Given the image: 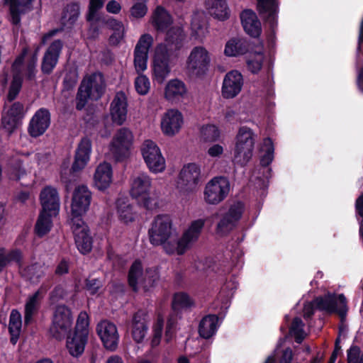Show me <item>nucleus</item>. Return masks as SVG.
Listing matches in <instances>:
<instances>
[{"label": "nucleus", "mask_w": 363, "mask_h": 363, "mask_svg": "<svg viewBox=\"0 0 363 363\" xmlns=\"http://www.w3.org/2000/svg\"><path fill=\"white\" fill-rule=\"evenodd\" d=\"M240 18L245 32L252 37H258L261 33V23L256 13L251 10H245Z\"/></svg>", "instance_id": "29"}, {"label": "nucleus", "mask_w": 363, "mask_h": 363, "mask_svg": "<svg viewBox=\"0 0 363 363\" xmlns=\"http://www.w3.org/2000/svg\"><path fill=\"white\" fill-rule=\"evenodd\" d=\"M220 135L218 128L212 124L203 125L201 129V137L206 142H213L217 140Z\"/></svg>", "instance_id": "45"}, {"label": "nucleus", "mask_w": 363, "mask_h": 363, "mask_svg": "<svg viewBox=\"0 0 363 363\" xmlns=\"http://www.w3.org/2000/svg\"><path fill=\"white\" fill-rule=\"evenodd\" d=\"M138 202L148 211H152L159 206L158 200L151 198L149 195L143 196L140 199L138 200Z\"/></svg>", "instance_id": "61"}, {"label": "nucleus", "mask_w": 363, "mask_h": 363, "mask_svg": "<svg viewBox=\"0 0 363 363\" xmlns=\"http://www.w3.org/2000/svg\"><path fill=\"white\" fill-rule=\"evenodd\" d=\"M117 213L119 220L128 224L135 220L136 213L133 211V206L125 199H118L116 201Z\"/></svg>", "instance_id": "34"}, {"label": "nucleus", "mask_w": 363, "mask_h": 363, "mask_svg": "<svg viewBox=\"0 0 363 363\" xmlns=\"http://www.w3.org/2000/svg\"><path fill=\"white\" fill-rule=\"evenodd\" d=\"M211 63V54L203 46H196L186 60V70L189 75L200 77L204 74Z\"/></svg>", "instance_id": "8"}, {"label": "nucleus", "mask_w": 363, "mask_h": 363, "mask_svg": "<svg viewBox=\"0 0 363 363\" xmlns=\"http://www.w3.org/2000/svg\"><path fill=\"white\" fill-rule=\"evenodd\" d=\"M244 211V204L236 202L232 204L228 211L223 215L216 228V232L224 235L230 232L237 225Z\"/></svg>", "instance_id": "13"}, {"label": "nucleus", "mask_w": 363, "mask_h": 363, "mask_svg": "<svg viewBox=\"0 0 363 363\" xmlns=\"http://www.w3.org/2000/svg\"><path fill=\"white\" fill-rule=\"evenodd\" d=\"M191 29L198 38L203 37L206 30V23L203 13H194L191 21Z\"/></svg>", "instance_id": "44"}, {"label": "nucleus", "mask_w": 363, "mask_h": 363, "mask_svg": "<svg viewBox=\"0 0 363 363\" xmlns=\"http://www.w3.org/2000/svg\"><path fill=\"white\" fill-rule=\"evenodd\" d=\"M147 314L142 310L136 311L132 318L131 335L133 340L141 343L147 333L148 326L146 321Z\"/></svg>", "instance_id": "24"}, {"label": "nucleus", "mask_w": 363, "mask_h": 363, "mask_svg": "<svg viewBox=\"0 0 363 363\" xmlns=\"http://www.w3.org/2000/svg\"><path fill=\"white\" fill-rule=\"evenodd\" d=\"M151 352L156 353L159 346V309L155 308L153 326V337L151 341Z\"/></svg>", "instance_id": "52"}, {"label": "nucleus", "mask_w": 363, "mask_h": 363, "mask_svg": "<svg viewBox=\"0 0 363 363\" xmlns=\"http://www.w3.org/2000/svg\"><path fill=\"white\" fill-rule=\"evenodd\" d=\"M51 124V113L47 108H40L30 118L27 131L33 138L43 135Z\"/></svg>", "instance_id": "11"}, {"label": "nucleus", "mask_w": 363, "mask_h": 363, "mask_svg": "<svg viewBox=\"0 0 363 363\" xmlns=\"http://www.w3.org/2000/svg\"><path fill=\"white\" fill-rule=\"evenodd\" d=\"M65 336L66 347L69 354L75 358L81 357L88 342L89 335L70 331Z\"/></svg>", "instance_id": "22"}, {"label": "nucleus", "mask_w": 363, "mask_h": 363, "mask_svg": "<svg viewBox=\"0 0 363 363\" xmlns=\"http://www.w3.org/2000/svg\"><path fill=\"white\" fill-rule=\"evenodd\" d=\"M57 215L40 211L35 225V233L38 237L42 238L50 231L52 225V218Z\"/></svg>", "instance_id": "36"}, {"label": "nucleus", "mask_w": 363, "mask_h": 363, "mask_svg": "<svg viewBox=\"0 0 363 363\" xmlns=\"http://www.w3.org/2000/svg\"><path fill=\"white\" fill-rule=\"evenodd\" d=\"M7 113L11 115L13 118H17L21 121L24 116L23 104L19 101L14 102L11 106Z\"/></svg>", "instance_id": "60"}, {"label": "nucleus", "mask_w": 363, "mask_h": 363, "mask_svg": "<svg viewBox=\"0 0 363 363\" xmlns=\"http://www.w3.org/2000/svg\"><path fill=\"white\" fill-rule=\"evenodd\" d=\"M248 43L242 38H232L225 46L224 53L228 57H236L245 54L248 50Z\"/></svg>", "instance_id": "33"}, {"label": "nucleus", "mask_w": 363, "mask_h": 363, "mask_svg": "<svg viewBox=\"0 0 363 363\" xmlns=\"http://www.w3.org/2000/svg\"><path fill=\"white\" fill-rule=\"evenodd\" d=\"M102 286V281L99 278H94L91 275L84 281L83 289L88 291L91 296L96 295Z\"/></svg>", "instance_id": "47"}, {"label": "nucleus", "mask_w": 363, "mask_h": 363, "mask_svg": "<svg viewBox=\"0 0 363 363\" xmlns=\"http://www.w3.org/2000/svg\"><path fill=\"white\" fill-rule=\"evenodd\" d=\"M5 4L9 6V21L13 26H20L21 15L26 13V10L21 8L20 0H4Z\"/></svg>", "instance_id": "40"}, {"label": "nucleus", "mask_w": 363, "mask_h": 363, "mask_svg": "<svg viewBox=\"0 0 363 363\" xmlns=\"http://www.w3.org/2000/svg\"><path fill=\"white\" fill-rule=\"evenodd\" d=\"M22 326V316L17 309L11 311L9 324L10 342L15 345L20 337Z\"/></svg>", "instance_id": "32"}, {"label": "nucleus", "mask_w": 363, "mask_h": 363, "mask_svg": "<svg viewBox=\"0 0 363 363\" xmlns=\"http://www.w3.org/2000/svg\"><path fill=\"white\" fill-rule=\"evenodd\" d=\"M96 332L106 350L115 351L117 349L119 335L115 324L108 320L101 321L96 326Z\"/></svg>", "instance_id": "16"}, {"label": "nucleus", "mask_w": 363, "mask_h": 363, "mask_svg": "<svg viewBox=\"0 0 363 363\" xmlns=\"http://www.w3.org/2000/svg\"><path fill=\"white\" fill-rule=\"evenodd\" d=\"M40 201L43 212L58 214L60 211V197L55 188L47 186L40 194Z\"/></svg>", "instance_id": "21"}, {"label": "nucleus", "mask_w": 363, "mask_h": 363, "mask_svg": "<svg viewBox=\"0 0 363 363\" xmlns=\"http://www.w3.org/2000/svg\"><path fill=\"white\" fill-rule=\"evenodd\" d=\"M347 363H363V357L360 348L352 345L347 352Z\"/></svg>", "instance_id": "54"}, {"label": "nucleus", "mask_w": 363, "mask_h": 363, "mask_svg": "<svg viewBox=\"0 0 363 363\" xmlns=\"http://www.w3.org/2000/svg\"><path fill=\"white\" fill-rule=\"evenodd\" d=\"M315 308L328 313H337L343 318L347 312V300L343 294H328L314 300Z\"/></svg>", "instance_id": "10"}, {"label": "nucleus", "mask_w": 363, "mask_h": 363, "mask_svg": "<svg viewBox=\"0 0 363 363\" xmlns=\"http://www.w3.org/2000/svg\"><path fill=\"white\" fill-rule=\"evenodd\" d=\"M160 33L165 31L164 42L160 45V77H164L170 72L172 60L174 52L179 49L184 35L179 26H169L172 24L170 15L160 7Z\"/></svg>", "instance_id": "2"}, {"label": "nucleus", "mask_w": 363, "mask_h": 363, "mask_svg": "<svg viewBox=\"0 0 363 363\" xmlns=\"http://www.w3.org/2000/svg\"><path fill=\"white\" fill-rule=\"evenodd\" d=\"M21 121L17 118H13L11 115L7 113L5 116L2 117L1 124L6 131L11 134L17 128Z\"/></svg>", "instance_id": "53"}, {"label": "nucleus", "mask_w": 363, "mask_h": 363, "mask_svg": "<svg viewBox=\"0 0 363 363\" xmlns=\"http://www.w3.org/2000/svg\"><path fill=\"white\" fill-rule=\"evenodd\" d=\"M153 43L151 35H142L134 50V66L137 73L140 74L147 69L148 52Z\"/></svg>", "instance_id": "14"}, {"label": "nucleus", "mask_w": 363, "mask_h": 363, "mask_svg": "<svg viewBox=\"0 0 363 363\" xmlns=\"http://www.w3.org/2000/svg\"><path fill=\"white\" fill-rule=\"evenodd\" d=\"M69 263L68 260L62 258L60 262L57 264L55 274L57 276H62L69 273Z\"/></svg>", "instance_id": "63"}, {"label": "nucleus", "mask_w": 363, "mask_h": 363, "mask_svg": "<svg viewBox=\"0 0 363 363\" xmlns=\"http://www.w3.org/2000/svg\"><path fill=\"white\" fill-rule=\"evenodd\" d=\"M43 299L42 291L37 290L27 298L24 306V325L28 326L35 320L41 306Z\"/></svg>", "instance_id": "25"}, {"label": "nucleus", "mask_w": 363, "mask_h": 363, "mask_svg": "<svg viewBox=\"0 0 363 363\" xmlns=\"http://www.w3.org/2000/svg\"><path fill=\"white\" fill-rule=\"evenodd\" d=\"M150 186V177L145 174H140L133 181L130 189L131 196L139 200L143 196L149 195Z\"/></svg>", "instance_id": "30"}, {"label": "nucleus", "mask_w": 363, "mask_h": 363, "mask_svg": "<svg viewBox=\"0 0 363 363\" xmlns=\"http://www.w3.org/2000/svg\"><path fill=\"white\" fill-rule=\"evenodd\" d=\"M230 189V182L226 177H213L204 187L203 199L208 204L217 205L228 196Z\"/></svg>", "instance_id": "7"}, {"label": "nucleus", "mask_w": 363, "mask_h": 363, "mask_svg": "<svg viewBox=\"0 0 363 363\" xmlns=\"http://www.w3.org/2000/svg\"><path fill=\"white\" fill-rule=\"evenodd\" d=\"M153 82L159 83V45L155 47L154 57L152 61Z\"/></svg>", "instance_id": "62"}, {"label": "nucleus", "mask_w": 363, "mask_h": 363, "mask_svg": "<svg viewBox=\"0 0 363 363\" xmlns=\"http://www.w3.org/2000/svg\"><path fill=\"white\" fill-rule=\"evenodd\" d=\"M141 153L149 169L159 172V147L150 140H146L142 145Z\"/></svg>", "instance_id": "23"}, {"label": "nucleus", "mask_w": 363, "mask_h": 363, "mask_svg": "<svg viewBox=\"0 0 363 363\" xmlns=\"http://www.w3.org/2000/svg\"><path fill=\"white\" fill-rule=\"evenodd\" d=\"M147 12V7L143 2H137L130 9V17L133 19H138L144 17Z\"/></svg>", "instance_id": "56"}, {"label": "nucleus", "mask_w": 363, "mask_h": 363, "mask_svg": "<svg viewBox=\"0 0 363 363\" xmlns=\"http://www.w3.org/2000/svg\"><path fill=\"white\" fill-rule=\"evenodd\" d=\"M304 324L301 318H295L290 328L291 333L294 335L295 340L298 343H301L305 337L303 330Z\"/></svg>", "instance_id": "48"}, {"label": "nucleus", "mask_w": 363, "mask_h": 363, "mask_svg": "<svg viewBox=\"0 0 363 363\" xmlns=\"http://www.w3.org/2000/svg\"><path fill=\"white\" fill-rule=\"evenodd\" d=\"M91 201V192L85 185L75 188L72 199V215L74 218L81 217L89 208Z\"/></svg>", "instance_id": "15"}, {"label": "nucleus", "mask_w": 363, "mask_h": 363, "mask_svg": "<svg viewBox=\"0 0 363 363\" xmlns=\"http://www.w3.org/2000/svg\"><path fill=\"white\" fill-rule=\"evenodd\" d=\"M133 132L126 127L120 128L113 136L109 145V150L114 160L122 162L127 160L133 145Z\"/></svg>", "instance_id": "6"}, {"label": "nucleus", "mask_w": 363, "mask_h": 363, "mask_svg": "<svg viewBox=\"0 0 363 363\" xmlns=\"http://www.w3.org/2000/svg\"><path fill=\"white\" fill-rule=\"evenodd\" d=\"M72 323L73 317L71 309L65 304L57 306L48 330L50 337L57 340H62L71 331Z\"/></svg>", "instance_id": "5"}, {"label": "nucleus", "mask_w": 363, "mask_h": 363, "mask_svg": "<svg viewBox=\"0 0 363 363\" xmlns=\"http://www.w3.org/2000/svg\"><path fill=\"white\" fill-rule=\"evenodd\" d=\"M218 317L214 315L205 316L201 321L199 328V335L208 339L213 335L217 330Z\"/></svg>", "instance_id": "37"}, {"label": "nucleus", "mask_w": 363, "mask_h": 363, "mask_svg": "<svg viewBox=\"0 0 363 363\" xmlns=\"http://www.w3.org/2000/svg\"><path fill=\"white\" fill-rule=\"evenodd\" d=\"M264 145L267 147L265 154L261 158V164L263 166L269 165L274 158V147L272 146V141L270 138H266L264 140Z\"/></svg>", "instance_id": "55"}, {"label": "nucleus", "mask_w": 363, "mask_h": 363, "mask_svg": "<svg viewBox=\"0 0 363 363\" xmlns=\"http://www.w3.org/2000/svg\"><path fill=\"white\" fill-rule=\"evenodd\" d=\"M63 48V42L60 39L52 41L45 50L40 64L41 72L45 75L51 74L58 64Z\"/></svg>", "instance_id": "12"}, {"label": "nucleus", "mask_w": 363, "mask_h": 363, "mask_svg": "<svg viewBox=\"0 0 363 363\" xmlns=\"http://www.w3.org/2000/svg\"><path fill=\"white\" fill-rule=\"evenodd\" d=\"M113 33L108 38V43L111 45L116 46L119 44L121 40L123 39L124 35V28L122 23L113 20Z\"/></svg>", "instance_id": "46"}, {"label": "nucleus", "mask_w": 363, "mask_h": 363, "mask_svg": "<svg viewBox=\"0 0 363 363\" xmlns=\"http://www.w3.org/2000/svg\"><path fill=\"white\" fill-rule=\"evenodd\" d=\"M91 150V140L87 136L82 138L75 151L74 160L71 167L72 172H78L84 168L90 160Z\"/></svg>", "instance_id": "18"}, {"label": "nucleus", "mask_w": 363, "mask_h": 363, "mask_svg": "<svg viewBox=\"0 0 363 363\" xmlns=\"http://www.w3.org/2000/svg\"><path fill=\"white\" fill-rule=\"evenodd\" d=\"M89 316L86 312H81L77 319L74 332L89 335Z\"/></svg>", "instance_id": "49"}, {"label": "nucleus", "mask_w": 363, "mask_h": 363, "mask_svg": "<svg viewBox=\"0 0 363 363\" xmlns=\"http://www.w3.org/2000/svg\"><path fill=\"white\" fill-rule=\"evenodd\" d=\"M112 167L109 163L100 164L96 169L94 180L96 187L104 191L109 187L112 182Z\"/></svg>", "instance_id": "28"}, {"label": "nucleus", "mask_w": 363, "mask_h": 363, "mask_svg": "<svg viewBox=\"0 0 363 363\" xmlns=\"http://www.w3.org/2000/svg\"><path fill=\"white\" fill-rule=\"evenodd\" d=\"M186 92L185 84L180 80L174 79L168 82L165 87L164 96L168 100H176L182 97Z\"/></svg>", "instance_id": "38"}, {"label": "nucleus", "mask_w": 363, "mask_h": 363, "mask_svg": "<svg viewBox=\"0 0 363 363\" xmlns=\"http://www.w3.org/2000/svg\"><path fill=\"white\" fill-rule=\"evenodd\" d=\"M159 220V215L154 217L152 227L148 230L150 242L154 246H159V227L157 222Z\"/></svg>", "instance_id": "57"}, {"label": "nucleus", "mask_w": 363, "mask_h": 363, "mask_svg": "<svg viewBox=\"0 0 363 363\" xmlns=\"http://www.w3.org/2000/svg\"><path fill=\"white\" fill-rule=\"evenodd\" d=\"M184 124L182 113L177 109H169L164 113L161 126L163 133L169 136L177 134Z\"/></svg>", "instance_id": "19"}, {"label": "nucleus", "mask_w": 363, "mask_h": 363, "mask_svg": "<svg viewBox=\"0 0 363 363\" xmlns=\"http://www.w3.org/2000/svg\"><path fill=\"white\" fill-rule=\"evenodd\" d=\"M143 274V267L142 262L137 259L131 264L128 272V284L134 292L138 291V279Z\"/></svg>", "instance_id": "39"}, {"label": "nucleus", "mask_w": 363, "mask_h": 363, "mask_svg": "<svg viewBox=\"0 0 363 363\" xmlns=\"http://www.w3.org/2000/svg\"><path fill=\"white\" fill-rule=\"evenodd\" d=\"M201 172L200 166L196 163H188L180 170L177 180V187L180 191L194 192L201 182Z\"/></svg>", "instance_id": "9"}, {"label": "nucleus", "mask_w": 363, "mask_h": 363, "mask_svg": "<svg viewBox=\"0 0 363 363\" xmlns=\"http://www.w3.org/2000/svg\"><path fill=\"white\" fill-rule=\"evenodd\" d=\"M80 14V5L78 1H72L64 6L60 18V24L63 26H73Z\"/></svg>", "instance_id": "31"}, {"label": "nucleus", "mask_w": 363, "mask_h": 363, "mask_svg": "<svg viewBox=\"0 0 363 363\" xmlns=\"http://www.w3.org/2000/svg\"><path fill=\"white\" fill-rule=\"evenodd\" d=\"M150 86L149 79L146 76L140 74L135 78V87L139 94L145 95L150 89Z\"/></svg>", "instance_id": "51"}, {"label": "nucleus", "mask_w": 363, "mask_h": 363, "mask_svg": "<svg viewBox=\"0 0 363 363\" xmlns=\"http://www.w3.org/2000/svg\"><path fill=\"white\" fill-rule=\"evenodd\" d=\"M263 60L264 54L262 52L250 53L247 60L248 69L252 73H257L262 68Z\"/></svg>", "instance_id": "43"}, {"label": "nucleus", "mask_w": 363, "mask_h": 363, "mask_svg": "<svg viewBox=\"0 0 363 363\" xmlns=\"http://www.w3.org/2000/svg\"><path fill=\"white\" fill-rule=\"evenodd\" d=\"M224 152V148L219 144L211 145L207 150L208 155L211 157H220Z\"/></svg>", "instance_id": "64"}, {"label": "nucleus", "mask_w": 363, "mask_h": 363, "mask_svg": "<svg viewBox=\"0 0 363 363\" xmlns=\"http://www.w3.org/2000/svg\"><path fill=\"white\" fill-rule=\"evenodd\" d=\"M23 262V255L21 250L13 248L7 250L5 247H0V274L12 263L21 267Z\"/></svg>", "instance_id": "27"}, {"label": "nucleus", "mask_w": 363, "mask_h": 363, "mask_svg": "<svg viewBox=\"0 0 363 363\" xmlns=\"http://www.w3.org/2000/svg\"><path fill=\"white\" fill-rule=\"evenodd\" d=\"M36 64L37 57L33 55L28 61L26 69V77L29 81L34 80L35 78L37 73Z\"/></svg>", "instance_id": "59"}, {"label": "nucleus", "mask_w": 363, "mask_h": 363, "mask_svg": "<svg viewBox=\"0 0 363 363\" xmlns=\"http://www.w3.org/2000/svg\"><path fill=\"white\" fill-rule=\"evenodd\" d=\"M244 79L242 74L238 70L228 72L224 77L221 93L225 99H233L242 90Z\"/></svg>", "instance_id": "17"}, {"label": "nucleus", "mask_w": 363, "mask_h": 363, "mask_svg": "<svg viewBox=\"0 0 363 363\" xmlns=\"http://www.w3.org/2000/svg\"><path fill=\"white\" fill-rule=\"evenodd\" d=\"M191 299L186 294L179 292L175 294L174 296L172 307L174 310H179L188 307L191 305Z\"/></svg>", "instance_id": "50"}, {"label": "nucleus", "mask_w": 363, "mask_h": 363, "mask_svg": "<svg viewBox=\"0 0 363 363\" xmlns=\"http://www.w3.org/2000/svg\"><path fill=\"white\" fill-rule=\"evenodd\" d=\"M23 85V79L21 75L16 74L12 77L9 91L6 96L9 102L14 101L19 94Z\"/></svg>", "instance_id": "42"}, {"label": "nucleus", "mask_w": 363, "mask_h": 363, "mask_svg": "<svg viewBox=\"0 0 363 363\" xmlns=\"http://www.w3.org/2000/svg\"><path fill=\"white\" fill-rule=\"evenodd\" d=\"M74 240L78 250L83 255H86L91 251L93 238L90 234L89 228L77 224L74 229Z\"/></svg>", "instance_id": "26"}, {"label": "nucleus", "mask_w": 363, "mask_h": 363, "mask_svg": "<svg viewBox=\"0 0 363 363\" xmlns=\"http://www.w3.org/2000/svg\"><path fill=\"white\" fill-rule=\"evenodd\" d=\"M205 225V220L197 219L192 221L182 237L175 242L171 239L172 234V220L168 215L160 216V245L167 254L176 252L183 255L197 241Z\"/></svg>", "instance_id": "1"}, {"label": "nucleus", "mask_w": 363, "mask_h": 363, "mask_svg": "<svg viewBox=\"0 0 363 363\" xmlns=\"http://www.w3.org/2000/svg\"><path fill=\"white\" fill-rule=\"evenodd\" d=\"M206 8L208 13L219 20L228 18V10L225 0H206Z\"/></svg>", "instance_id": "35"}, {"label": "nucleus", "mask_w": 363, "mask_h": 363, "mask_svg": "<svg viewBox=\"0 0 363 363\" xmlns=\"http://www.w3.org/2000/svg\"><path fill=\"white\" fill-rule=\"evenodd\" d=\"M255 143V135L246 126L239 128L235 138L233 162L240 166L246 165L252 159Z\"/></svg>", "instance_id": "4"}, {"label": "nucleus", "mask_w": 363, "mask_h": 363, "mask_svg": "<svg viewBox=\"0 0 363 363\" xmlns=\"http://www.w3.org/2000/svg\"><path fill=\"white\" fill-rule=\"evenodd\" d=\"M65 296V290L61 284L56 285L50 292L49 301L51 304L58 302L64 298Z\"/></svg>", "instance_id": "58"}, {"label": "nucleus", "mask_w": 363, "mask_h": 363, "mask_svg": "<svg viewBox=\"0 0 363 363\" xmlns=\"http://www.w3.org/2000/svg\"><path fill=\"white\" fill-rule=\"evenodd\" d=\"M110 111L113 122L118 125H123L126 121L128 100L123 91L116 93L111 104Z\"/></svg>", "instance_id": "20"}, {"label": "nucleus", "mask_w": 363, "mask_h": 363, "mask_svg": "<svg viewBox=\"0 0 363 363\" xmlns=\"http://www.w3.org/2000/svg\"><path fill=\"white\" fill-rule=\"evenodd\" d=\"M257 8L261 14L266 16L268 18L274 19L277 10V4L276 0H258Z\"/></svg>", "instance_id": "41"}, {"label": "nucleus", "mask_w": 363, "mask_h": 363, "mask_svg": "<svg viewBox=\"0 0 363 363\" xmlns=\"http://www.w3.org/2000/svg\"><path fill=\"white\" fill-rule=\"evenodd\" d=\"M105 91L104 77L101 73H92L86 79L82 81L76 94V106L77 111H82L89 99L97 101L101 98Z\"/></svg>", "instance_id": "3"}]
</instances>
